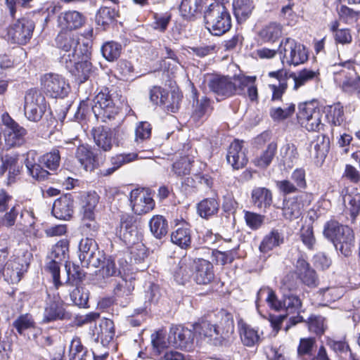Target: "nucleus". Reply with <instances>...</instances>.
I'll return each mask as SVG.
<instances>
[{
	"mask_svg": "<svg viewBox=\"0 0 360 360\" xmlns=\"http://www.w3.org/2000/svg\"><path fill=\"white\" fill-rule=\"evenodd\" d=\"M234 14L238 20H245L253 9L252 0H234L233 3Z\"/></svg>",
	"mask_w": 360,
	"mask_h": 360,
	"instance_id": "603ef678",
	"label": "nucleus"
},
{
	"mask_svg": "<svg viewBox=\"0 0 360 360\" xmlns=\"http://www.w3.org/2000/svg\"><path fill=\"white\" fill-rule=\"evenodd\" d=\"M134 68L131 63L127 60H122L119 61L115 70L117 77L122 80L133 79Z\"/></svg>",
	"mask_w": 360,
	"mask_h": 360,
	"instance_id": "338daca9",
	"label": "nucleus"
},
{
	"mask_svg": "<svg viewBox=\"0 0 360 360\" xmlns=\"http://www.w3.org/2000/svg\"><path fill=\"white\" fill-rule=\"evenodd\" d=\"M239 333L242 343L247 347H253L260 342V335L258 331L251 326L243 323H238Z\"/></svg>",
	"mask_w": 360,
	"mask_h": 360,
	"instance_id": "4c0bfd02",
	"label": "nucleus"
},
{
	"mask_svg": "<svg viewBox=\"0 0 360 360\" xmlns=\"http://www.w3.org/2000/svg\"><path fill=\"white\" fill-rule=\"evenodd\" d=\"M206 28L215 36H221L231 27V18L225 6L219 3L211 4L204 15Z\"/></svg>",
	"mask_w": 360,
	"mask_h": 360,
	"instance_id": "39448f33",
	"label": "nucleus"
},
{
	"mask_svg": "<svg viewBox=\"0 0 360 360\" xmlns=\"http://www.w3.org/2000/svg\"><path fill=\"white\" fill-rule=\"evenodd\" d=\"M151 343L153 354L158 356L162 355V353L167 349L168 345H170L168 340H165V332L162 330L151 335Z\"/></svg>",
	"mask_w": 360,
	"mask_h": 360,
	"instance_id": "bf43d9fd",
	"label": "nucleus"
},
{
	"mask_svg": "<svg viewBox=\"0 0 360 360\" xmlns=\"http://www.w3.org/2000/svg\"><path fill=\"white\" fill-rule=\"evenodd\" d=\"M319 77V70L305 68L300 71L297 75L295 73L290 74L288 79V80L292 79L294 83L293 89L297 90L300 86H302L310 82L318 80Z\"/></svg>",
	"mask_w": 360,
	"mask_h": 360,
	"instance_id": "58836bf2",
	"label": "nucleus"
},
{
	"mask_svg": "<svg viewBox=\"0 0 360 360\" xmlns=\"http://www.w3.org/2000/svg\"><path fill=\"white\" fill-rule=\"evenodd\" d=\"M207 86L218 101L236 95L234 76H212L207 80Z\"/></svg>",
	"mask_w": 360,
	"mask_h": 360,
	"instance_id": "4468645a",
	"label": "nucleus"
},
{
	"mask_svg": "<svg viewBox=\"0 0 360 360\" xmlns=\"http://www.w3.org/2000/svg\"><path fill=\"white\" fill-rule=\"evenodd\" d=\"M91 52L88 46H83L78 56H72L71 60L68 54L61 57L60 63L75 77L79 83H84L92 77L96 70L89 61Z\"/></svg>",
	"mask_w": 360,
	"mask_h": 360,
	"instance_id": "7ed1b4c3",
	"label": "nucleus"
},
{
	"mask_svg": "<svg viewBox=\"0 0 360 360\" xmlns=\"http://www.w3.org/2000/svg\"><path fill=\"white\" fill-rule=\"evenodd\" d=\"M310 146L314 152V158L323 160L330 148L329 138L323 134L318 135L311 141Z\"/></svg>",
	"mask_w": 360,
	"mask_h": 360,
	"instance_id": "a18cd8bd",
	"label": "nucleus"
},
{
	"mask_svg": "<svg viewBox=\"0 0 360 360\" xmlns=\"http://www.w3.org/2000/svg\"><path fill=\"white\" fill-rule=\"evenodd\" d=\"M37 154L34 150L27 152L25 161L28 173L33 179L37 181H44L49 176L50 173L42 168L40 164L37 163Z\"/></svg>",
	"mask_w": 360,
	"mask_h": 360,
	"instance_id": "7c9ffc66",
	"label": "nucleus"
},
{
	"mask_svg": "<svg viewBox=\"0 0 360 360\" xmlns=\"http://www.w3.org/2000/svg\"><path fill=\"white\" fill-rule=\"evenodd\" d=\"M283 243V236L277 229H272L262 239L259 245L262 252H268Z\"/></svg>",
	"mask_w": 360,
	"mask_h": 360,
	"instance_id": "37998d69",
	"label": "nucleus"
},
{
	"mask_svg": "<svg viewBox=\"0 0 360 360\" xmlns=\"http://www.w3.org/2000/svg\"><path fill=\"white\" fill-rule=\"evenodd\" d=\"M149 227L151 233L158 239L167 235L168 224L162 215H154L149 221Z\"/></svg>",
	"mask_w": 360,
	"mask_h": 360,
	"instance_id": "de8ad7c7",
	"label": "nucleus"
},
{
	"mask_svg": "<svg viewBox=\"0 0 360 360\" xmlns=\"http://www.w3.org/2000/svg\"><path fill=\"white\" fill-rule=\"evenodd\" d=\"M74 212V200L70 194L62 195L53 205L52 213L59 219L68 220Z\"/></svg>",
	"mask_w": 360,
	"mask_h": 360,
	"instance_id": "393cba45",
	"label": "nucleus"
},
{
	"mask_svg": "<svg viewBox=\"0 0 360 360\" xmlns=\"http://www.w3.org/2000/svg\"><path fill=\"white\" fill-rule=\"evenodd\" d=\"M312 194L302 192L293 197L286 198L283 201V215L288 220L298 219L305 206H308L312 200Z\"/></svg>",
	"mask_w": 360,
	"mask_h": 360,
	"instance_id": "ddd939ff",
	"label": "nucleus"
},
{
	"mask_svg": "<svg viewBox=\"0 0 360 360\" xmlns=\"http://www.w3.org/2000/svg\"><path fill=\"white\" fill-rule=\"evenodd\" d=\"M227 162L234 169H239L245 166L248 162L245 149L243 142L238 140L233 141L228 150Z\"/></svg>",
	"mask_w": 360,
	"mask_h": 360,
	"instance_id": "b1692460",
	"label": "nucleus"
},
{
	"mask_svg": "<svg viewBox=\"0 0 360 360\" xmlns=\"http://www.w3.org/2000/svg\"><path fill=\"white\" fill-rule=\"evenodd\" d=\"M60 156L59 150L53 149L41 157L39 162L50 170H56L59 166Z\"/></svg>",
	"mask_w": 360,
	"mask_h": 360,
	"instance_id": "0e129e2a",
	"label": "nucleus"
},
{
	"mask_svg": "<svg viewBox=\"0 0 360 360\" xmlns=\"http://www.w3.org/2000/svg\"><path fill=\"white\" fill-rule=\"evenodd\" d=\"M295 267L296 273L302 283L310 288L317 285L318 279L316 272L303 257L297 259Z\"/></svg>",
	"mask_w": 360,
	"mask_h": 360,
	"instance_id": "bb28decb",
	"label": "nucleus"
},
{
	"mask_svg": "<svg viewBox=\"0 0 360 360\" xmlns=\"http://www.w3.org/2000/svg\"><path fill=\"white\" fill-rule=\"evenodd\" d=\"M193 108L191 117L195 121H200L212 111L211 101L207 96H202L200 99L196 98Z\"/></svg>",
	"mask_w": 360,
	"mask_h": 360,
	"instance_id": "c03bdc74",
	"label": "nucleus"
},
{
	"mask_svg": "<svg viewBox=\"0 0 360 360\" xmlns=\"http://www.w3.org/2000/svg\"><path fill=\"white\" fill-rule=\"evenodd\" d=\"M270 77L278 79V84H270L269 88L272 91V101H276L281 98L283 93L287 89L288 82L289 81L287 74L283 70L273 71L269 72Z\"/></svg>",
	"mask_w": 360,
	"mask_h": 360,
	"instance_id": "e433bc0d",
	"label": "nucleus"
},
{
	"mask_svg": "<svg viewBox=\"0 0 360 360\" xmlns=\"http://www.w3.org/2000/svg\"><path fill=\"white\" fill-rule=\"evenodd\" d=\"M41 85L47 95L53 98H63L67 95L69 85L61 75L49 73L41 78Z\"/></svg>",
	"mask_w": 360,
	"mask_h": 360,
	"instance_id": "dca6fc26",
	"label": "nucleus"
},
{
	"mask_svg": "<svg viewBox=\"0 0 360 360\" xmlns=\"http://www.w3.org/2000/svg\"><path fill=\"white\" fill-rule=\"evenodd\" d=\"M23 108L25 117L29 121L37 122L43 117L49 105L39 90L30 89L25 94Z\"/></svg>",
	"mask_w": 360,
	"mask_h": 360,
	"instance_id": "0eeeda50",
	"label": "nucleus"
},
{
	"mask_svg": "<svg viewBox=\"0 0 360 360\" xmlns=\"http://www.w3.org/2000/svg\"><path fill=\"white\" fill-rule=\"evenodd\" d=\"M295 105L293 103L287 104L283 108H272L270 116L275 121H280L290 117L295 112Z\"/></svg>",
	"mask_w": 360,
	"mask_h": 360,
	"instance_id": "69168bd1",
	"label": "nucleus"
},
{
	"mask_svg": "<svg viewBox=\"0 0 360 360\" xmlns=\"http://www.w3.org/2000/svg\"><path fill=\"white\" fill-rule=\"evenodd\" d=\"M68 356L69 360H90L91 358V354L77 336H75L70 342Z\"/></svg>",
	"mask_w": 360,
	"mask_h": 360,
	"instance_id": "ea45409f",
	"label": "nucleus"
},
{
	"mask_svg": "<svg viewBox=\"0 0 360 360\" xmlns=\"http://www.w3.org/2000/svg\"><path fill=\"white\" fill-rule=\"evenodd\" d=\"M256 76H247L243 74L234 75L236 94L247 95L251 101L258 99Z\"/></svg>",
	"mask_w": 360,
	"mask_h": 360,
	"instance_id": "aec40b11",
	"label": "nucleus"
},
{
	"mask_svg": "<svg viewBox=\"0 0 360 360\" xmlns=\"http://www.w3.org/2000/svg\"><path fill=\"white\" fill-rule=\"evenodd\" d=\"M219 203L214 198H207L202 200L198 206L200 217L207 218L217 213Z\"/></svg>",
	"mask_w": 360,
	"mask_h": 360,
	"instance_id": "4d7b16f0",
	"label": "nucleus"
},
{
	"mask_svg": "<svg viewBox=\"0 0 360 360\" xmlns=\"http://www.w3.org/2000/svg\"><path fill=\"white\" fill-rule=\"evenodd\" d=\"M277 153V144L275 142L269 143L265 150L255 160V165L261 168L267 167L272 162Z\"/></svg>",
	"mask_w": 360,
	"mask_h": 360,
	"instance_id": "09e8293b",
	"label": "nucleus"
},
{
	"mask_svg": "<svg viewBox=\"0 0 360 360\" xmlns=\"http://www.w3.org/2000/svg\"><path fill=\"white\" fill-rule=\"evenodd\" d=\"M326 117L333 125L339 126L344 120L343 108L340 104L329 105L326 108Z\"/></svg>",
	"mask_w": 360,
	"mask_h": 360,
	"instance_id": "13d9d810",
	"label": "nucleus"
},
{
	"mask_svg": "<svg viewBox=\"0 0 360 360\" xmlns=\"http://www.w3.org/2000/svg\"><path fill=\"white\" fill-rule=\"evenodd\" d=\"M91 340L105 347L112 342L115 336V326L112 320L103 319L98 323L91 326L89 331Z\"/></svg>",
	"mask_w": 360,
	"mask_h": 360,
	"instance_id": "f3484780",
	"label": "nucleus"
},
{
	"mask_svg": "<svg viewBox=\"0 0 360 360\" xmlns=\"http://www.w3.org/2000/svg\"><path fill=\"white\" fill-rule=\"evenodd\" d=\"M194 262L195 259L188 257L181 259L174 273V278L178 283L184 285L193 276Z\"/></svg>",
	"mask_w": 360,
	"mask_h": 360,
	"instance_id": "c85d7f7f",
	"label": "nucleus"
},
{
	"mask_svg": "<svg viewBox=\"0 0 360 360\" xmlns=\"http://www.w3.org/2000/svg\"><path fill=\"white\" fill-rule=\"evenodd\" d=\"M214 273L212 264L204 259H195L193 279L199 285H207L212 281Z\"/></svg>",
	"mask_w": 360,
	"mask_h": 360,
	"instance_id": "4be33fe9",
	"label": "nucleus"
},
{
	"mask_svg": "<svg viewBox=\"0 0 360 360\" xmlns=\"http://www.w3.org/2000/svg\"><path fill=\"white\" fill-rule=\"evenodd\" d=\"M139 158L136 153H122L112 156L110 158L111 167L101 170V174L106 176L114 173L117 169L122 165L130 163Z\"/></svg>",
	"mask_w": 360,
	"mask_h": 360,
	"instance_id": "72a5a7b5",
	"label": "nucleus"
},
{
	"mask_svg": "<svg viewBox=\"0 0 360 360\" xmlns=\"http://www.w3.org/2000/svg\"><path fill=\"white\" fill-rule=\"evenodd\" d=\"M342 195L345 209L354 220L360 212V193L356 191L349 192L347 188L342 191Z\"/></svg>",
	"mask_w": 360,
	"mask_h": 360,
	"instance_id": "f704fd0d",
	"label": "nucleus"
},
{
	"mask_svg": "<svg viewBox=\"0 0 360 360\" xmlns=\"http://www.w3.org/2000/svg\"><path fill=\"white\" fill-rule=\"evenodd\" d=\"M123 274L121 279L114 289V292L117 297H123L131 295L134 289V282L136 280V275L134 273L129 274L122 269Z\"/></svg>",
	"mask_w": 360,
	"mask_h": 360,
	"instance_id": "c9c22d12",
	"label": "nucleus"
},
{
	"mask_svg": "<svg viewBox=\"0 0 360 360\" xmlns=\"http://www.w3.org/2000/svg\"><path fill=\"white\" fill-rule=\"evenodd\" d=\"M323 234L330 240L336 250L347 257L354 247V236L353 231L347 226L340 225L336 221H330L324 226Z\"/></svg>",
	"mask_w": 360,
	"mask_h": 360,
	"instance_id": "20e7f679",
	"label": "nucleus"
},
{
	"mask_svg": "<svg viewBox=\"0 0 360 360\" xmlns=\"http://www.w3.org/2000/svg\"><path fill=\"white\" fill-rule=\"evenodd\" d=\"M239 245L238 243H236L235 245L231 248V249L220 251V250H214L212 252V256L215 259L217 264L221 265H225L226 264H230L233 262V260L238 257V249Z\"/></svg>",
	"mask_w": 360,
	"mask_h": 360,
	"instance_id": "5fc2aeb1",
	"label": "nucleus"
},
{
	"mask_svg": "<svg viewBox=\"0 0 360 360\" xmlns=\"http://www.w3.org/2000/svg\"><path fill=\"white\" fill-rule=\"evenodd\" d=\"M224 315L217 326L209 321L202 320L193 325L195 338L197 342L204 340L214 346H228L234 340V323L232 316L229 314Z\"/></svg>",
	"mask_w": 360,
	"mask_h": 360,
	"instance_id": "f257e3e1",
	"label": "nucleus"
},
{
	"mask_svg": "<svg viewBox=\"0 0 360 360\" xmlns=\"http://www.w3.org/2000/svg\"><path fill=\"white\" fill-rule=\"evenodd\" d=\"M18 333L22 335L24 331L35 327V322L32 315L29 314H22L18 316L13 323Z\"/></svg>",
	"mask_w": 360,
	"mask_h": 360,
	"instance_id": "052dcab7",
	"label": "nucleus"
},
{
	"mask_svg": "<svg viewBox=\"0 0 360 360\" xmlns=\"http://www.w3.org/2000/svg\"><path fill=\"white\" fill-rule=\"evenodd\" d=\"M282 34V27L280 24L271 22L264 27L259 35L264 41H275Z\"/></svg>",
	"mask_w": 360,
	"mask_h": 360,
	"instance_id": "864d4df0",
	"label": "nucleus"
},
{
	"mask_svg": "<svg viewBox=\"0 0 360 360\" xmlns=\"http://www.w3.org/2000/svg\"><path fill=\"white\" fill-rule=\"evenodd\" d=\"M99 199V195L95 191H90L83 195L81 199V216L95 215V209Z\"/></svg>",
	"mask_w": 360,
	"mask_h": 360,
	"instance_id": "a19ab883",
	"label": "nucleus"
},
{
	"mask_svg": "<svg viewBox=\"0 0 360 360\" xmlns=\"http://www.w3.org/2000/svg\"><path fill=\"white\" fill-rule=\"evenodd\" d=\"M201 7V0H182L179 11L184 18L191 19L200 11Z\"/></svg>",
	"mask_w": 360,
	"mask_h": 360,
	"instance_id": "8fccbe9b",
	"label": "nucleus"
},
{
	"mask_svg": "<svg viewBox=\"0 0 360 360\" xmlns=\"http://www.w3.org/2000/svg\"><path fill=\"white\" fill-rule=\"evenodd\" d=\"M129 201L132 211L138 215L150 212L155 206L150 192L144 188L132 190L129 195Z\"/></svg>",
	"mask_w": 360,
	"mask_h": 360,
	"instance_id": "2eb2a0df",
	"label": "nucleus"
},
{
	"mask_svg": "<svg viewBox=\"0 0 360 360\" xmlns=\"http://www.w3.org/2000/svg\"><path fill=\"white\" fill-rule=\"evenodd\" d=\"M34 29V24L32 20L22 18L8 26L5 37L11 44L24 45L32 38Z\"/></svg>",
	"mask_w": 360,
	"mask_h": 360,
	"instance_id": "9d476101",
	"label": "nucleus"
},
{
	"mask_svg": "<svg viewBox=\"0 0 360 360\" xmlns=\"http://www.w3.org/2000/svg\"><path fill=\"white\" fill-rule=\"evenodd\" d=\"M65 269L68 274V279L65 282V285H70L72 287L77 286L83 276V274L79 266H75V264L69 263L65 265Z\"/></svg>",
	"mask_w": 360,
	"mask_h": 360,
	"instance_id": "e2e57ef3",
	"label": "nucleus"
},
{
	"mask_svg": "<svg viewBox=\"0 0 360 360\" xmlns=\"http://www.w3.org/2000/svg\"><path fill=\"white\" fill-rule=\"evenodd\" d=\"M297 117L299 124L309 131H318L323 126L321 110L315 101L300 103Z\"/></svg>",
	"mask_w": 360,
	"mask_h": 360,
	"instance_id": "6e6552de",
	"label": "nucleus"
},
{
	"mask_svg": "<svg viewBox=\"0 0 360 360\" xmlns=\"http://www.w3.org/2000/svg\"><path fill=\"white\" fill-rule=\"evenodd\" d=\"M65 316V310L59 297L53 301L46 303L44 309L41 323H49L56 320L63 319Z\"/></svg>",
	"mask_w": 360,
	"mask_h": 360,
	"instance_id": "2f4dec72",
	"label": "nucleus"
},
{
	"mask_svg": "<svg viewBox=\"0 0 360 360\" xmlns=\"http://www.w3.org/2000/svg\"><path fill=\"white\" fill-rule=\"evenodd\" d=\"M195 340L193 329L191 330L181 325L170 328L168 342L174 347L191 349Z\"/></svg>",
	"mask_w": 360,
	"mask_h": 360,
	"instance_id": "a211bd4d",
	"label": "nucleus"
},
{
	"mask_svg": "<svg viewBox=\"0 0 360 360\" xmlns=\"http://www.w3.org/2000/svg\"><path fill=\"white\" fill-rule=\"evenodd\" d=\"M84 15L77 11L61 13L58 17V25L61 31L68 32L80 28L84 23Z\"/></svg>",
	"mask_w": 360,
	"mask_h": 360,
	"instance_id": "5701e85b",
	"label": "nucleus"
},
{
	"mask_svg": "<svg viewBox=\"0 0 360 360\" xmlns=\"http://www.w3.org/2000/svg\"><path fill=\"white\" fill-rule=\"evenodd\" d=\"M121 45L114 41H108L105 43L102 48L101 52L103 57L108 61H113L118 58L121 53Z\"/></svg>",
	"mask_w": 360,
	"mask_h": 360,
	"instance_id": "680f3d73",
	"label": "nucleus"
},
{
	"mask_svg": "<svg viewBox=\"0 0 360 360\" xmlns=\"http://www.w3.org/2000/svg\"><path fill=\"white\" fill-rule=\"evenodd\" d=\"M252 201L259 208L269 207L272 203V193L266 188H255L252 191Z\"/></svg>",
	"mask_w": 360,
	"mask_h": 360,
	"instance_id": "79ce46f5",
	"label": "nucleus"
},
{
	"mask_svg": "<svg viewBox=\"0 0 360 360\" xmlns=\"http://www.w3.org/2000/svg\"><path fill=\"white\" fill-rule=\"evenodd\" d=\"M278 52L283 64L297 66L304 64L309 58V51L305 46L292 38L283 39Z\"/></svg>",
	"mask_w": 360,
	"mask_h": 360,
	"instance_id": "423d86ee",
	"label": "nucleus"
},
{
	"mask_svg": "<svg viewBox=\"0 0 360 360\" xmlns=\"http://www.w3.org/2000/svg\"><path fill=\"white\" fill-rule=\"evenodd\" d=\"M1 120L5 126L4 138L6 145L10 148L20 147L25 143L27 130L14 120L8 113H4Z\"/></svg>",
	"mask_w": 360,
	"mask_h": 360,
	"instance_id": "f8f14e48",
	"label": "nucleus"
},
{
	"mask_svg": "<svg viewBox=\"0 0 360 360\" xmlns=\"http://www.w3.org/2000/svg\"><path fill=\"white\" fill-rule=\"evenodd\" d=\"M92 134L96 145L103 151H110L115 143V135L108 128L98 127L93 129Z\"/></svg>",
	"mask_w": 360,
	"mask_h": 360,
	"instance_id": "cd10ccee",
	"label": "nucleus"
},
{
	"mask_svg": "<svg viewBox=\"0 0 360 360\" xmlns=\"http://www.w3.org/2000/svg\"><path fill=\"white\" fill-rule=\"evenodd\" d=\"M20 257L8 262L3 269L2 274L5 279L11 283L20 281L22 274L26 271L28 266L27 259L21 261Z\"/></svg>",
	"mask_w": 360,
	"mask_h": 360,
	"instance_id": "a878e982",
	"label": "nucleus"
},
{
	"mask_svg": "<svg viewBox=\"0 0 360 360\" xmlns=\"http://www.w3.org/2000/svg\"><path fill=\"white\" fill-rule=\"evenodd\" d=\"M80 229L82 233L86 237L92 238L97 235L99 231V225L94 216H82Z\"/></svg>",
	"mask_w": 360,
	"mask_h": 360,
	"instance_id": "6e6d98bb",
	"label": "nucleus"
},
{
	"mask_svg": "<svg viewBox=\"0 0 360 360\" xmlns=\"http://www.w3.org/2000/svg\"><path fill=\"white\" fill-rule=\"evenodd\" d=\"M262 302H266L271 309L276 311L284 307L288 314H300L302 308V302L298 296L290 292L285 293L281 302L278 300L275 292L268 287L261 288L257 292L255 302L258 311ZM303 321L304 319L300 314L290 317L289 324L286 326L285 330H288L291 326Z\"/></svg>",
	"mask_w": 360,
	"mask_h": 360,
	"instance_id": "f03ea898",
	"label": "nucleus"
},
{
	"mask_svg": "<svg viewBox=\"0 0 360 360\" xmlns=\"http://www.w3.org/2000/svg\"><path fill=\"white\" fill-rule=\"evenodd\" d=\"M117 15V12L115 8L106 6L102 7L97 12L96 21L98 25L103 27V29H105V26H108L115 21Z\"/></svg>",
	"mask_w": 360,
	"mask_h": 360,
	"instance_id": "3c124183",
	"label": "nucleus"
},
{
	"mask_svg": "<svg viewBox=\"0 0 360 360\" xmlns=\"http://www.w3.org/2000/svg\"><path fill=\"white\" fill-rule=\"evenodd\" d=\"M191 160L188 157H182L172 165V171L177 176H183L190 174Z\"/></svg>",
	"mask_w": 360,
	"mask_h": 360,
	"instance_id": "774afa93",
	"label": "nucleus"
},
{
	"mask_svg": "<svg viewBox=\"0 0 360 360\" xmlns=\"http://www.w3.org/2000/svg\"><path fill=\"white\" fill-rule=\"evenodd\" d=\"M75 158L86 171H92L95 169L96 155L88 146H79L75 152Z\"/></svg>",
	"mask_w": 360,
	"mask_h": 360,
	"instance_id": "473e14b6",
	"label": "nucleus"
},
{
	"mask_svg": "<svg viewBox=\"0 0 360 360\" xmlns=\"http://www.w3.org/2000/svg\"><path fill=\"white\" fill-rule=\"evenodd\" d=\"M136 227L133 224L131 217H123L121 219L120 225L117 229V234L119 237L128 245L133 244L137 240Z\"/></svg>",
	"mask_w": 360,
	"mask_h": 360,
	"instance_id": "c756f323",
	"label": "nucleus"
},
{
	"mask_svg": "<svg viewBox=\"0 0 360 360\" xmlns=\"http://www.w3.org/2000/svg\"><path fill=\"white\" fill-rule=\"evenodd\" d=\"M68 250L69 243L67 240L63 239L58 241L53 246L50 254V261L45 266V271L50 274L56 290L63 285L60 281L59 264L68 257Z\"/></svg>",
	"mask_w": 360,
	"mask_h": 360,
	"instance_id": "1a4fd4ad",
	"label": "nucleus"
},
{
	"mask_svg": "<svg viewBox=\"0 0 360 360\" xmlns=\"http://www.w3.org/2000/svg\"><path fill=\"white\" fill-rule=\"evenodd\" d=\"M91 110L96 117L101 118L103 122L114 118L117 114L118 108L115 106L108 89L105 88L96 94L92 101Z\"/></svg>",
	"mask_w": 360,
	"mask_h": 360,
	"instance_id": "9b49d317",
	"label": "nucleus"
},
{
	"mask_svg": "<svg viewBox=\"0 0 360 360\" xmlns=\"http://www.w3.org/2000/svg\"><path fill=\"white\" fill-rule=\"evenodd\" d=\"M56 43L57 46L63 52L61 53V57L68 54L70 56V59L72 56H78L79 51L83 46H88L85 44H79V39L77 36L70 32L60 31L56 38Z\"/></svg>",
	"mask_w": 360,
	"mask_h": 360,
	"instance_id": "6ab92c4d",
	"label": "nucleus"
},
{
	"mask_svg": "<svg viewBox=\"0 0 360 360\" xmlns=\"http://www.w3.org/2000/svg\"><path fill=\"white\" fill-rule=\"evenodd\" d=\"M79 257L84 265H93L96 266L100 264V259L96 257L97 244L96 241L89 237H86L80 240L79 245Z\"/></svg>",
	"mask_w": 360,
	"mask_h": 360,
	"instance_id": "412c9836",
	"label": "nucleus"
},
{
	"mask_svg": "<svg viewBox=\"0 0 360 360\" xmlns=\"http://www.w3.org/2000/svg\"><path fill=\"white\" fill-rule=\"evenodd\" d=\"M171 240L182 249L190 247L191 243V231L185 223H184L183 226L178 228L172 233Z\"/></svg>",
	"mask_w": 360,
	"mask_h": 360,
	"instance_id": "49530a36",
	"label": "nucleus"
}]
</instances>
